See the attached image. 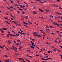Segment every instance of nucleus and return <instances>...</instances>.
<instances>
[{
  "mask_svg": "<svg viewBox=\"0 0 62 62\" xmlns=\"http://www.w3.org/2000/svg\"><path fill=\"white\" fill-rule=\"evenodd\" d=\"M34 33L35 34V36H38V37H41V36H40V35L37 34V32H34Z\"/></svg>",
  "mask_w": 62,
  "mask_h": 62,
  "instance_id": "obj_1",
  "label": "nucleus"
},
{
  "mask_svg": "<svg viewBox=\"0 0 62 62\" xmlns=\"http://www.w3.org/2000/svg\"><path fill=\"white\" fill-rule=\"evenodd\" d=\"M4 61L5 62H9V59H8L7 60H5Z\"/></svg>",
  "mask_w": 62,
  "mask_h": 62,
  "instance_id": "obj_2",
  "label": "nucleus"
},
{
  "mask_svg": "<svg viewBox=\"0 0 62 62\" xmlns=\"http://www.w3.org/2000/svg\"><path fill=\"white\" fill-rule=\"evenodd\" d=\"M18 59H19V60H23V59H24L22 58H18Z\"/></svg>",
  "mask_w": 62,
  "mask_h": 62,
  "instance_id": "obj_3",
  "label": "nucleus"
},
{
  "mask_svg": "<svg viewBox=\"0 0 62 62\" xmlns=\"http://www.w3.org/2000/svg\"><path fill=\"white\" fill-rule=\"evenodd\" d=\"M39 11H41V12H43L44 11L43 10H42L41 9H39Z\"/></svg>",
  "mask_w": 62,
  "mask_h": 62,
  "instance_id": "obj_4",
  "label": "nucleus"
},
{
  "mask_svg": "<svg viewBox=\"0 0 62 62\" xmlns=\"http://www.w3.org/2000/svg\"><path fill=\"white\" fill-rule=\"evenodd\" d=\"M14 48H12V49H13V50H17V48L16 47H14Z\"/></svg>",
  "mask_w": 62,
  "mask_h": 62,
  "instance_id": "obj_5",
  "label": "nucleus"
},
{
  "mask_svg": "<svg viewBox=\"0 0 62 62\" xmlns=\"http://www.w3.org/2000/svg\"><path fill=\"white\" fill-rule=\"evenodd\" d=\"M33 14H36L37 13V12H36L35 11H33Z\"/></svg>",
  "mask_w": 62,
  "mask_h": 62,
  "instance_id": "obj_6",
  "label": "nucleus"
},
{
  "mask_svg": "<svg viewBox=\"0 0 62 62\" xmlns=\"http://www.w3.org/2000/svg\"><path fill=\"white\" fill-rule=\"evenodd\" d=\"M8 42L9 44H11V42H10V40L8 41Z\"/></svg>",
  "mask_w": 62,
  "mask_h": 62,
  "instance_id": "obj_7",
  "label": "nucleus"
},
{
  "mask_svg": "<svg viewBox=\"0 0 62 62\" xmlns=\"http://www.w3.org/2000/svg\"><path fill=\"white\" fill-rule=\"evenodd\" d=\"M20 34H21V35H24L25 34V33L22 32H20Z\"/></svg>",
  "mask_w": 62,
  "mask_h": 62,
  "instance_id": "obj_8",
  "label": "nucleus"
},
{
  "mask_svg": "<svg viewBox=\"0 0 62 62\" xmlns=\"http://www.w3.org/2000/svg\"><path fill=\"white\" fill-rule=\"evenodd\" d=\"M30 47L31 48H32V49H34V47L33 46H32L31 45Z\"/></svg>",
  "mask_w": 62,
  "mask_h": 62,
  "instance_id": "obj_9",
  "label": "nucleus"
},
{
  "mask_svg": "<svg viewBox=\"0 0 62 62\" xmlns=\"http://www.w3.org/2000/svg\"><path fill=\"white\" fill-rule=\"evenodd\" d=\"M2 29H3V30H7V29L6 28H2Z\"/></svg>",
  "mask_w": 62,
  "mask_h": 62,
  "instance_id": "obj_10",
  "label": "nucleus"
},
{
  "mask_svg": "<svg viewBox=\"0 0 62 62\" xmlns=\"http://www.w3.org/2000/svg\"><path fill=\"white\" fill-rule=\"evenodd\" d=\"M31 43L33 44H34V43H33V42L32 41H31Z\"/></svg>",
  "mask_w": 62,
  "mask_h": 62,
  "instance_id": "obj_11",
  "label": "nucleus"
},
{
  "mask_svg": "<svg viewBox=\"0 0 62 62\" xmlns=\"http://www.w3.org/2000/svg\"><path fill=\"white\" fill-rule=\"evenodd\" d=\"M54 42H56V43H58V42H57V41L56 40L54 41Z\"/></svg>",
  "mask_w": 62,
  "mask_h": 62,
  "instance_id": "obj_12",
  "label": "nucleus"
},
{
  "mask_svg": "<svg viewBox=\"0 0 62 62\" xmlns=\"http://www.w3.org/2000/svg\"><path fill=\"white\" fill-rule=\"evenodd\" d=\"M26 60H27V61H28V62H30V61L29 60H27L26 59Z\"/></svg>",
  "mask_w": 62,
  "mask_h": 62,
  "instance_id": "obj_13",
  "label": "nucleus"
},
{
  "mask_svg": "<svg viewBox=\"0 0 62 62\" xmlns=\"http://www.w3.org/2000/svg\"><path fill=\"white\" fill-rule=\"evenodd\" d=\"M17 41H18V42H20V40L18 39L17 40Z\"/></svg>",
  "mask_w": 62,
  "mask_h": 62,
  "instance_id": "obj_14",
  "label": "nucleus"
},
{
  "mask_svg": "<svg viewBox=\"0 0 62 62\" xmlns=\"http://www.w3.org/2000/svg\"><path fill=\"white\" fill-rule=\"evenodd\" d=\"M5 47V45H4V46H2V48H4V47Z\"/></svg>",
  "mask_w": 62,
  "mask_h": 62,
  "instance_id": "obj_15",
  "label": "nucleus"
},
{
  "mask_svg": "<svg viewBox=\"0 0 62 62\" xmlns=\"http://www.w3.org/2000/svg\"><path fill=\"white\" fill-rule=\"evenodd\" d=\"M16 36H19V34H16Z\"/></svg>",
  "mask_w": 62,
  "mask_h": 62,
  "instance_id": "obj_16",
  "label": "nucleus"
},
{
  "mask_svg": "<svg viewBox=\"0 0 62 62\" xmlns=\"http://www.w3.org/2000/svg\"><path fill=\"white\" fill-rule=\"evenodd\" d=\"M17 12L18 13V14H19V13H20V11H17Z\"/></svg>",
  "mask_w": 62,
  "mask_h": 62,
  "instance_id": "obj_17",
  "label": "nucleus"
},
{
  "mask_svg": "<svg viewBox=\"0 0 62 62\" xmlns=\"http://www.w3.org/2000/svg\"><path fill=\"white\" fill-rule=\"evenodd\" d=\"M5 48L6 49V50H9V49H8L7 48V47H5Z\"/></svg>",
  "mask_w": 62,
  "mask_h": 62,
  "instance_id": "obj_18",
  "label": "nucleus"
},
{
  "mask_svg": "<svg viewBox=\"0 0 62 62\" xmlns=\"http://www.w3.org/2000/svg\"><path fill=\"white\" fill-rule=\"evenodd\" d=\"M19 47H20L19 48V49H21L22 48L20 46H19Z\"/></svg>",
  "mask_w": 62,
  "mask_h": 62,
  "instance_id": "obj_19",
  "label": "nucleus"
},
{
  "mask_svg": "<svg viewBox=\"0 0 62 62\" xmlns=\"http://www.w3.org/2000/svg\"><path fill=\"white\" fill-rule=\"evenodd\" d=\"M46 12H48L49 11V10L46 9Z\"/></svg>",
  "mask_w": 62,
  "mask_h": 62,
  "instance_id": "obj_20",
  "label": "nucleus"
},
{
  "mask_svg": "<svg viewBox=\"0 0 62 62\" xmlns=\"http://www.w3.org/2000/svg\"><path fill=\"white\" fill-rule=\"evenodd\" d=\"M57 22H62V21H60L59 20H58Z\"/></svg>",
  "mask_w": 62,
  "mask_h": 62,
  "instance_id": "obj_21",
  "label": "nucleus"
},
{
  "mask_svg": "<svg viewBox=\"0 0 62 62\" xmlns=\"http://www.w3.org/2000/svg\"><path fill=\"white\" fill-rule=\"evenodd\" d=\"M41 1H41V0H40L38 2H39V3H41Z\"/></svg>",
  "mask_w": 62,
  "mask_h": 62,
  "instance_id": "obj_22",
  "label": "nucleus"
},
{
  "mask_svg": "<svg viewBox=\"0 0 62 62\" xmlns=\"http://www.w3.org/2000/svg\"><path fill=\"white\" fill-rule=\"evenodd\" d=\"M24 26H25L26 27H28V26L26 25H24Z\"/></svg>",
  "mask_w": 62,
  "mask_h": 62,
  "instance_id": "obj_23",
  "label": "nucleus"
},
{
  "mask_svg": "<svg viewBox=\"0 0 62 62\" xmlns=\"http://www.w3.org/2000/svg\"><path fill=\"white\" fill-rule=\"evenodd\" d=\"M47 32H49V31H50V30L49 29H48L46 31Z\"/></svg>",
  "mask_w": 62,
  "mask_h": 62,
  "instance_id": "obj_24",
  "label": "nucleus"
},
{
  "mask_svg": "<svg viewBox=\"0 0 62 62\" xmlns=\"http://www.w3.org/2000/svg\"><path fill=\"white\" fill-rule=\"evenodd\" d=\"M50 17H51V18H53V17H53V16H50Z\"/></svg>",
  "mask_w": 62,
  "mask_h": 62,
  "instance_id": "obj_25",
  "label": "nucleus"
},
{
  "mask_svg": "<svg viewBox=\"0 0 62 62\" xmlns=\"http://www.w3.org/2000/svg\"><path fill=\"white\" fill-rule=\"evenodd\" d=\"M28 17V16H26V19H27V18Z\"/></svg>",
  "mask_w": 62,
  "mask_h": 62,
  "instance_id": "obj_26",
  "label": "nucleus"
},
{
  "mask_svg": "<svg viewBox=\"0 0 62 62\" xmlns=\"http://www.w3.org/2000/svg\"><path fill=\"white\" fill-rule=\"evenodd\" d=\"M39 18H40V19H42V18H43V17H42L40 16L39 17Z\"/></svg>",
  "mask_w": 62,
  "mask_h": 62,
  "instance_id": "obj_27",
  "label": "nucleus"
},
{
  "mask_svg": "<svg viewBox=\"0 0 62 62\" xmlns=\"http://www.w3.org/2000/svg\"><path fill=\"white\" fill-rule=\"evenodd\" d=\"M32 40L33 41H34V40H35V39H32Z\"/></svg>",
  "mask_w": 62,
  "mask_h": 62,
  "instance_id": "obj_28",
  "label": "nucleus"
},
{
  "mask_svg": "<svg viewBox=\"0 0 62 62\" xmlns=\"http://www.w3.org/2000/svg\"><path fill=\"white\" fill-rule=\"evenodd\" d=\"M1 32H2V33H4V32H4V31L3 30H1Z\"/></svg>",
  "mask_w": 62,
  "mask_h": 62,
  "instance_id": "obj_29",
  "label": "nucleus"
},
{
  "mask_svg": "<svg viewBox=\"0 0 62 62\" xmlns=\"http://www.w3.org/2000/svg\"><path fill=\"white\" fill-rule=\"evenodd\" d=\"M57 1H58V2H60V1L59 0H57Z\"/></svg>",
  "mask_w": 62,
  "mask_h": 62,
  "instance_id": "obj_30",
  "label": "nucleus"
},
{
  "mask_svg": "<svg viewBox=\"0 0 62 62\" xmlns=\"http://www.w3.org/2000/svg\"><path fill=\"white\" fill-rule=\"evenodd\" d=\"M58 42L59 43H61V41H60V40H59Z\"/></svg>",
  "mask_w": 62,
  "mask_h": 62,
  "instance_id": "obj_31",
  "label": "nucleus"
},
{
  "mask_svg": "<svg viewBox=\"0 0 62 62\" xmlns=\"http://www.w3.org/2000/svg\"><path fill=\"white\" fill-rule=\"evenodd\" d=\"M9 35H10L8 34V35L7 36V37H9Z\"/></svg>",
  "mask_w": 62,
  "mask_h": 62,
  "instance_id": "obj_32",
  "label": "nucleus"
},
{
  "mask_svg": "<svg viewBox=\"0 0 62 62\" xmlns=\"http://www.w3.org/2000/svg\"><path fill=\"white\" fill-rule=\"evenodd\" d=\"M59 36H60V37H61V36H62V35L61 34H59Z\"/></svg>",
  "mask_w": 62,
  "mask_h": 62,
  "instance_id": "obj_33",
  "label": "nucleus"
},
{
  "mask_svg": "<svg viewBox=\"0 0 62 62\" xmlns=\"http://www.w3.org/2000/svg\"><path fill=\"white\" fill-rule=\"evenodd\" d=\"M28 57H31V58H32V57L31 56H29Z\"/></svg>",
  "mask_w": 62,
  "mask_h": 62,
  "instance_id": "obj_34",
  "label": "nucleus"
},
{
  "mask_svg": "<svg viewBox=\"0 0 62 62\" xmlns=\"http://www.w3.org/2000/svg\"><path fill=\"white\" fill-rule=\"evenodd\" d=\"M16 45H19V44L18 43H17L16 44Z\"/></svg>",
  "mask_w": 62,
  "mask_h": 62,
  "instance_id": "obj_35",
  "label": "nucleus"
},
{
  "mask_svg": "<svg viewBox=\"0 0 62 62\" xmlns=\"http://www.w3.org/2000/svg\"><path fill=\"white\" fill-rule=\"evenodd\" d=\"M33 8L34 9H36V7H34Z\"/></svg>",
  "mask_w": 62,
  "mask_h": 62,
  "instance_id": "obj_36",
  "label": "nucleus"
},
{
  "mask_svg": "<svg viewBox=\"0 0 62 62\" xmlns=\"http://www.w3.org/2000/svg\"><path fill=\"white\" fill-rule=\"evenodd\" d=\"M40 50L41 51H44V49L42 50L41 49H40Z\"/></svg>",
  "mask_w": 62,
  "mask_h": 62,
  "instance_id": "obj_37",
  "label": "nucleus"
},
{
  "mask_svg": "<svg viewBox=\"0 0 62 62\" xmlns=\"http://www.w3.org/2000/svg\"><path fill=\"white\" fill-rule=\"evenodd\" d=\"M23 22V23L24 24H25L26 23H25V22Z\"/></svg>",
  "mask_w": 62,
  "mask_h": 62,
  "instance_id": "obj_38",
  "label": "nucleus"
},
{
  "mask_svg": "<svg viewBox=\"0 0 62 62\" xmlns=\"http://www.w3.org/2000/svg\"><path fill=\"white\" fill-rule=\"evenodd\" d=\"M59 14H60V15H62V14L60 13H58Z\"/></svg>",
  "mask_w": 62,
  "mask_h": 62,
  "instance_id": "obj_39",
  "label": "nucleus"
},
{
  "mask_svg": "<svg viewBox=\"0 0 62 62\" xmlns=\"http://www.w3.org/2000/svg\"><path fill=\"white\" fill-rule=\"evenodd\" d=\"M5 56L7 57H8V56H7V55H5Z\"/></svg>",
  "mask_w": 62,
  "mask_h": 62,
  "instance_id": "obj_40",
  "label": "nucleus"
},
{
  "mask_svg": "<svg viewBox=\"0 0 62 62\" xmlns=\"http://www.w3.org/2000/svg\"><path fill=\"white\" fill-rule=\"evenodd\" d=\"M28 24V23H25V24Z\"/></svg>",
  "mask_w": 62,
  "mask_h": 62,
  "instance_id": "obj_41",
  "label": "nucleus"
},
{
  "mask_svg": "<svg viewBox=\"0 0 62 62\" xmlns=\"http://www.w3.org/2000/svg\"><path fill=\"white\" fill-rule=\"evenodd\" d=\"M36 56H39V55L38 54H37L36 55Z\"/></svg>",
  "mask_w": 62,
  "mask_h": 62,
  "instance_id": "obj_42",
  "label": "nucleus"
},
{
  "mask_svg": "<svg viewBox=\"0 0 62 62\" xmlns=\"http://www.w3.org/2000/svg\"><path fill=\"white\" fill-rule=\"evenodd\" d=\"M19 10H23V9H22L19 8Z\"/></svg>",
  "mask_w": 62,
  "mask_h": 62,
  "instance_id": "obj_43",
  "label": "nucleus"
},
{
  "mask_svg": "<svg viewBox=\"0 0 62 62\" xmlns=\"http://www.w3.org/2000/svg\"><path fill=\"white\" fill-rule=\"evenodd\" d=\"M27 51L28 52H30V50H27Z\"/></svg>",
  "mask_w": 62,
  "mask_h": 62,
  "instance_id": "obj_44",
  "label": "nucleus"
},
{
  "mask_svg": "<svg viewBox=\"0 0 62 62\" xmlns=\"http://www.w3.org/2000/svg\"><path fill=\"white\" fill-rule=\"evenodd\" d=\"M10 1L11 2V3H13V1H11V0H10Z\"/></svg>",
  "mask_w": 62,
  "mask_h": 62,
  "instance_id": "obj_45",
  "label": "nucleus"
},
{
  "mask_svg": "<svg viewBox=\"0 0 62 62\" xmlns=\"http://www.w3.org/2000/svg\"><path fill=\"white\" fill-rule=\"evenodd\" d=\"M57 26H59L60 25H59V24H57Z\"/></svg>",
  "mask_w": 62,
  "mask_h": 62,
  "instance_id": "obj_46",
  "label": "nucleus"
},
{
  "mask_svg": "<svg viewBox=\"0 0 62 62\" xmlns=\"http://www.w3.org/2000/svg\"><path fill=\"white\" fill-rule=\"evenodd\" d=\"M20 2V1L19 0H17V3H19Z\"/></svg>",
  "mask_w": 62,
  "mask_h": 62,
  "instance_id": "obj_47",
  "label": "nucleus"
},
{
  "mask_svg": "<svg viewBox=\"0 0 62 62\" xmlns=\"http://www.w3.org/2000/svg\"><path fill=\"white\" fill-rule=\"evenodd\" d=\"M58 52H60V50H58Z\"/></svg>",
  "mask_w": 62,
  "mask_h": 62,
  "instance_id": "obj_48",
  "label": "nucleus"
},
{
  "mask_svg": "<svg viewBox=\"0 0 62 62\" xmlns=\"http://www.w3.org/2000/svg\"><path fill=\"white\" fill-rule=\"evenodd\" d=\"M24 4H27V3H26V2H24Z\"/></svg>",
  "mask_w": 62,
  "mask_h": 62,
  "instance_id": "obj_49",
  "label": "nucleus"
},
{
  "mask_svg": "<svg viewBox=\"0 0 62 62\" xmlns=\"http://www.w3.org/2000/svg\"><path fill=\"white\" fill-rule=\"evenodd\" d=\"M14 43H15V44H16V41H14Z\"/></svg>",
  "mask_w": 62,
  "mask_h": 62,
  "instance_id": "obj_50",
  "label": "nucleus"
},
{
  "mask_svg": "<svg viewBox=\"0 0 62 62\" xmlns=\"http://www.w3.org/2000/svg\"><path fill=\"white\" fill-rule=\"evenodd\" d=\"M11 7H10V8H13V7H12V6H11Z\"/></svg>",
  "mask_w": 62,
  "mask_h": 62,
  "instance_id": "obj_51",
  "label": "nucleus"
},
{
  "mask_svg": "<svg viewBox=\"0 0 62 62\" xmlns=\"http://www.w3.org/2000/svg\"><path fill=\"white\" fill-rule=\"evenodd\" d=\"M59 8L60 9H62V8H61V7H59Z\"/></svg>",
  "mask_w": 62,
  "mask_h": 62,
  "instance_id": "obj_52",
  "label": "nucleus"
},
{
  "mask_svg": "<svg viewBox=\"0 0 62 62\" xmlns=\"http://www.w3.org/2000/svg\"><path fill=\"white\" fill-rule=\"evenodd\" d=\"M22 13L23 14H24V13H25L24 12H22Z\"/></svg>",
  "mask_w": 62,
  "mask_h": 62,
  "instance_id": "obj_53",
  "label": "nucleus"
},
{
  "mask_svg": "<svg viewBox=\"0 0 62 62\" xmlns=\"http://www.w3.org/2000/svg\"><path fill=\"white\" fill-rule=\"evenodd\" d=\"M40 31H41V32H42L43 31L42 30H40Z\"/></svg>",
  "mask_w": 62,
  "mask_h": 62,
  "instance_id": "obj_54",
  "label": "nucleus"
},
{
  "mask_svg": "<svg viewBox=\"0 0 62 62\" xmlns=\"http://www.w3.org/2000/svg\"><path fill=\"white\" fill-rule=\"evenodd\" d=\"M51 34H54V32H52L51 33Z\"/></svg>",
  "mask_w": 62,
  "mask_h": 62,
  "instance_id": "obj_55",
  "label": "nucleus"
},
{
  "mask_svg": "<svg viewBox=\"0 0 62 62\" xmlns=\"http://www.w3.org/2000/svg\"><path fill=\"white\" fill-rule=\"evenodd\" d=\"M8 8V9H10V7L9 8L7 7Z\"/></svg>",
  "mask_w": 62,
  "mask_h": 62,
  "instance_id": "obj_56",
  "label": "nucleus"
},
{
  "mask_svg": "<svg viewBox=\"0 0 62 62\" xmlns=\"http://www.w3.org/2000/svg\"><path fill=\"white\" fill-rule=\"evenodd\" d=\"M15 24H18L16 22H15Z\"/></svg>",
  "mask_w": 62,
  "mask_h": 62,
  "instance_id": "obj_57",
  "label": "nucleus"
},
{
  "mask_svg": "<svg viewBox=\"0 0 62 62\" xmlns=\"http://www.w3.org/2000/svg\"><path fill=\"white\" fill-rule=\"evenodd\" d=\"M4 18H5V19H7V17H4Z\"/></svg>",
  "mask_w": 62,
  "mask_h": 62,
  "instance_id": "obj_58",
  "label": "nucleus"
},
{
  "mask_svg": "<svg viewBox=\"0 0 62 62\" xmlns=\"http://www.w3.org/2000/svg\"><path fill=\"white\" fill-rule=\"evenodd\" d=\"M12 47L13 48H14V46H12Z\"/></svg>",
  "mask_w": 62,
  "mask_h": 62,
  "instance_id": "obj_59",
  "label": "nucleus"
},
{
  "mask_svg": "<svg viewBox=\"0 0 62 62\" xmlns=\"http://www.w3.org/2000/svg\"><path fill=\"white\" fill-rule=\"evenodd\" d=\"M11 20H13V18H11Z\"/></svg>",
  "mask_w": 62,
  "mask_h": 62,
  "instance_id": "obj_60",
  "label": "nucleus"
},
{
  "mask_svg": "<svg viewBox=\"0 0 62 62\" xmlns=\"http://www.w3.org/2000/svg\"><path fill=\"white\" fill-rule=\"evenodd\" d=\"M58 32H59V31H56V32H57V33H58Z\"/></svg>",
  "mask_w": 62,
  "mask_h": 62,
  "instance_id": "obj_61",
  "label": "nucleus"
},
{
  "mask_svg": "<svg viewBox=\"0 0 62 62\" xmlns=\"http://www.w3.org/2000/svg\"><path fill=\"white\" fill-rule=\"evenodd\" d=\"M49 52H50V53H52V51H49Z\"/></svg>",
  "mask_w": 62,
  "mask_h": 62,
  "instance_id": "obj_62",
  "label": "nucleus"
},
{
  "mask_svg": "<svg viewBox=\"0 0 62 62\" xmlns=\"http://www.w3.org/2000/svg\"><path fill=\"white\" fill-rule=\"evenodd\" d=\"M53 23H54V24H55V23H55V22H54Z\"/></svg>",
  "mask_w": 62,
  "mask_h": 62,
  "instance_id": "obj_63",
  "label": "nucleus"
},
{
  "mask_svg": "<svg viewBox=\"0 0 62 62\" xmlns=\"http://www.w3.org/2000/svg\"><path fill=\"white\" fill-rule=\"evenodd\" d=\"M8 34H9V33H10V32L9 31H8Z\"/></svg>",
  "mask_w": 62,
  "mask_h": 62,
  "instance_id": "obj_64",
  "label": "nucleus"
}]
</instances>
